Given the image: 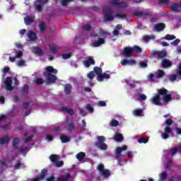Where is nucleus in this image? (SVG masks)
Returning <instances> with one entry per match:
<instances>
[{
	"label": "nucleus",
	"instance_id": "f257e3e1",
	"mask_svg": "<svg viewBox=\"0 0 181 181\" xmlns=\"http://www.w3.org/2000/svg\"><path fill=\"white\" fill-rule=\"evenodd\" d=\"M169 90L165 88L157 90V94L150 99V101L154 105L160 107L162 105V100L164 104L172 101V94L168 93Z\"/></svg>",
	"mask_w": 181,
	"mask_h": 181
},
{
	"label": "nucleus",
	"instance_id": "f03ea898",
	"mask_svg": "<svg viewBox=\"0 0 181 181\" xmlns=\"http://www.w3.org/2000/svg\"><path fill=\"white\" fill-rule=\"evenodd\" d=\"M57 69L53 68L52 66H48L45 68V71L43 72V76L46 78V84H54L57 81V76L54 74H57Z\"/></svg>",
	"mask_w": 181,
	"mask_h": 181
},
{
	"label": "nucleus",
	"instance_id": "7ed1b4c3",
	"mask_svg": "<svg viewBox=\"0 0 181 181\" xmlns=\"http://www.w3.org/2000/svg\"><path fill=\"white\" fill-rule=\"evenodd\" d=\"M97 140L95 143V146L96 148H98L99 149H101V151H107L108 149V146H107V144H105V137L103 136H97Z\"/></svg>",
	"mask_w": 181,
	"mask_h": 181
},
{
	"label": "nucleus",
	"instance_id": "20e7f679",
	"mask_svg": "<svg viewBox=\"0 0 181 181\" xmlns=\"http://www.w3.org/2000/svg\"><path fill=\"white\" fill-rule=\"evenodd\" d=\"M104 13V19L105 22H111L114 21V16L112 15V8L110 6H106L103 8Z\"/></svg>",
	"mask_w": 181,
	"mask_h": 181
},
{
	"label": "nucleus",
	"instance_id": "39448f33",
	"mask_svg": "<svg viewBox=\"0 0 181 181\" xmlns=\"http://www.w3.org/2000/svg\"><path fill=\"white\" fill-rule=\"evenodd\" d=\"M97 169L98 170H99V173L101 176H103V177L107 179L111 176V173L110 172V170L105 169L103 163H100L98 165Z\"/></svg>",
	"mask_w": 181,
	"mask_h": 181
},
{
	"label": "nucleus",
	"instance_id": "423d86ee",
	"mask_svg": "<svg viewBox=\"0 0 181 181\" xmlns=\"http://www.w3.org/2000/svg\"><path fill=\"white\" fill-rule=\"evenodd\" d=\"M47 175V169L44 168L41 170L40 174L37 177L31 180V181H42L44 180Z\"/></svg>",
	"mask_w": 181,
	"mask_h": 181
},
{
	"label": "nucleus",
	"instance_id": "0eeeda50",
	"mask_svg": "<svg viewBox=\"0 0 181 181\" xmlns=\"http://www.w3.org/2000/svg\"><path fill=\"white\" fill-rule=\"evenodd\" d=\"M152 55L155 56L157 59H163L168 56V52H166V50H162L160 52L153 51Z\"/></svg>",
	"mask_w": 181,
	"mask_h": 181
},
{
	"label": "nucleus",
	"instance_id": "6e6552de",
	"mask_svg": "<svg viewBox=\"0 0 181 181\" xmlns=\"http://www.w3.org/2000/svg\"><path fill=\"white\" fill-rule=\"evenodd\" d=\"M4 83L7 91H12V90H13V86H12V78L9 76L6 77Z\"/></svg>",
	"mask_w": 181,
	"mask_h": 181
},
{
	"label": "nucleus",
	"instance_id": "1a4fd4ad",
	"mask_svg": "<svg viewBox=\"0 0 181 181\" xmlns=\"http://www.w3.org/2000/svg\"><path fill=\"white\" fill-rule=\"evenodd\" d=\"M132 47H126L123 49V52L122 53V56L124 57H131L132 56Z\"/></svg>",
	"mask_w": 181,
	"mask_h": 181
},
{
	"label": "nucleus",
	"instance_id": "9d476101",
	"mask_svg": "<svg viewBox=\"0 0 181 181\" xmlns=\"http://www.w3.org/2000/svg\"><path fill=\"white\" fill-rule=\"evenodd\" d=\"M83 64L85 66V67L88 68L91 65L95 64V60H94L92 57H88L87 59L83 62Z\"/></svg>",
	"mask_w": 181,
	"mask_h": 181
},
{
	"label": "nucleus",
	"instance_id": "9b49d317",
	"mask_svg": "<svg viewBox=\"0 0 181 181\" xmlns=\"http://www.w3.org/2000/svg\"><path fill=\"white\" fill-rule=\"evenodd\" d=\"M173 131L170 127L166 126L164 129V133L161 135L163 139H168L169 138V134H172Z\"/></svg>",
	"mask_w": 181,
	"mask_h": 181
},
{
	"label": "nucleus",
	"instance_id": "f8f14e48",
	"mask_svg": "<svg viewBox=\"0 0 181 181\" xmlns=\"http://www.w3.org/2000/svg\"><path fill=\"white\" fill-rule=\"evenodd\" d=\"M161 66L163 69H169V67H172L173 63L169 59H163L161 62Z\"/></svg>",
	"mask_w": 181,
	"mask_h": 181
},
{
	"label": "nucleus",
	"instance_id": "ddd939ff",
	"mask_svg": "<svg viewBox=\"0 0 181 181\" xmlns=\"http://www.w3.org/2000/svg\"><path fill=\"white\" fill-rule=\"evenodd\" d=\"M27 35L31 42L37 40V35H36L35 33L32 30L28 31Z\"/></svg>",
	"mask_w": 181,
	"mask_h": 181
},
{
	"label": "nucleus",
	"instance_id": "4468645a",
	"mask_svg": "<svg viewBox=\"0 0 181 181\" xmlns=\"http://www.w3.org/2000/svg\"><path fill=\"white\" fill-rule=\"evenodd\" d=\"M49 1L47 0H42V1H40V4H37L35 6L36 11H38V12H42L43 11V5H46Z\"/></svg>",
	"mask_w": 181,
	"mask_h": 181
},
{
	"label": "nucleus",
	"instance_id": "2eb2a0df",
	"mask_svg": "<svg viewBox=\"0 0 181 181\" xmlns=\"http://www.w3.org/2000/svg\"><path fill=\"white\" fill-rule=\"evenodd\" d=\"M105 43V40L104 38H98V40L95 41L93 43V47H100L101 45H104Z\"/></svg>",
	"mask_w": 181,
	"mask_h": 181
},
{
	"label": "nucleus",
	"instance_id": "dca6fc26",
	"mask_svg": "<svg viewBox=\"0 0 181 181\" xmlns=\"http://www.w3.org/2000/svg\"><path fill=\"white\" fill-rule=\"evenodd\" d=\"M60 139H61L62 144H67V142H70V141L71 140V138H70V136L68 135L61 134Z\"/></svg>",
	"mask_w": 181,
	"mask_h": 181
},
{
	"label": "nucleus",
	"instance_id": "f3484780",
	"mask_svg": "<svg viewBox=\"0 0 181 181\" xmlns=\"http://www.w3.org/2000/svg\"><path fill=\"white\" fill-rule=\"evenodd\" d=\"M166 28V25L163 23H158L155 25V30L157 32H162Z\"/></svg>",
	"mask_w": 181,
	"mask_h": 181
},
{
	"label": "nucleus",
	"instance_id": "a211bd4d",
	"mask_svg": "<svg viewBox=\"0 0 181 181\" xmlns=\"http://www.w3.org/2000/svg\"><path fill=\"white\" fill-rule=\"evenodd\" d=\"M180 4H174L170 6V11L173 12H181L180 11Z\"/></svg>",
	"mask_w": 181,
	"mask_h": 181
},
{
	"label": "nucleus",
	"instance_id": "6ab92c4d",
	"mask_svg": "<svg viewBox=\"0 0 181 181\" xmlns=\"http://www.w3.org/2000/svg\"><path fill=\"white\" fill-rule=\"evenodd\" d=\"M51 53H53L54 54L57 53V52L59 51V48L57 47V45H54V44H51L48 46Z\"/></svg>",
	"mask_w": 181,
	"mask_h": 181
},
{
	"label": "nucleus",
	"instance_id": "aec40b11",
	"mask_svg": "<svg viewBox=\"0 0 181 181\" xmlns=\"http://www.w3.org/2000/svg\"><path fill=\"white\" fill-rule=\"evenodd\" d=\"M113 139L116 141V142H122V141H124V136L119 133H117L114 136Z\"/></svg>",
	"mask_w": 181,
	"mask_h": 181
},
{
	"label": "nucleus",
	"instance_id": "412c9836",
	"mask_svg": "<svg viewBox=\"0 0 181 181\" xmlns=\"http://www.w3.org/2000/svg\"><path fill=\"white\" fill-rule=\"evenodd\" d=\"M104 78L108 79L110 78V74L102 73L99 76H98V81H103Z\"/></svg>",
	"mask_w": 181,
	"mask_h": 181
},
{
	"label": "nucleus",
	"instance_id": "4be33fe9",
	"mask_svg": "<svg viewBox=\"0 0 181 181\" xmlns=\"http://www.w3.org/2000/svg\"><path fill=\"white\" fill-rule=\"evenodd\" d=\"M156 78H162L163 76H165V71L162 69H158L156 73H155Z\"/></svg>",
	"mask_w": 181,
	"mask_h": 181
},
{
	"label": "nucleus",
	"instance_id": "5701e85b",
	"mask_svg": "<svg viewBox=\"0 0 181 181\" xmlns=\"http://www.w3.org/2000/svg\"><path fill=\"white\" fill-rule=\"evenodd\" d=\"M9 141H11V139L8 136L0 138V145H4L5 144H9Z\"/></svg>",
	"mask_w": 181,
	"mask_h": 181
},
{
	"label": "nucleus",
	"instance_id": "b1692460",
	"mask_svg": "<svg viewBox=\"0 0 181 181\" xmlns=\"http://www.w3.org/2000/svg\"><path fill=\"white\" fill-rule=\"evenodd\" d=\"M59 159H60V157L57 154H52L49 156V160L51 162H52V163H56Z\"/></svg>",
	"mask_w": 181,
	"mask_h": 181
},
{
	"label": "nucleus",
	"instance_id": "393cba45",
	"mask_svg": "<svg viewBox=\"0 0 181 181\" xmlns=\"http://www.w3.org/2000/svg\"><path fill=\"white\" fill-rule=\"evenodd\" d=\"M25 25H30L32 23L35 21V18L30 17V16H26L24 18Z\"/></svg>",
	"mask_w": 181,
	"mask_h": 181
},
{
	"label": "nucleus",
	"instance_id": "a878e982",
	"mask_svg": "<svg viewBox=\"0 0 181 181\" xmlns=\"http://www.w3.org/2000/svg\"><path fill=\"white\" fill-rule=\"evenodd\" d=\"M132 50L133 53H142V48L138 45L132 47Z\"/></svg>",
	"mask_w": 181,
	"mask_h": 181
},
{
	"label": "nucleus",
	"instance_id": "bb28decb",
	"mask_svg": "<svg viewBox=\"0 0 181 181\" xmlns=\"http://www.w3.org/2000/svg\"><path fill=\"white\" fill-rule=\"evenodd\" d=\"M71 88H72V86L70 84H66L64 87V91H65V94L66 95H69V94H71Z\"/></svg>",
	"mask_w": 181,
	"mask_h": 181
},
{
	"label": "nucleus",
	"instance_id": "cd10ccee",
	"mask_svg": "<svg viewBox=\"0 0 181 181\" xmlns=\"http://www.w3.org/2000/svg\"><path fill=\"white\" fill-rule=\"evenodd\" d=\"M134 115L136 117H142V114H144V110L142 109H136L133 112Z\"/></svg>",
	"mask_w": 181,
	"mask_h": 181
},
{
	"label": "nucleus",
	"instance_id": "c85d7f7f",
	"mask_svg": "<svg viewBox=\"0 0 181 181\" xmlns=\"http://www.w3.org/2000/svg\"><path fill=\"white\" fill-rule=\"evenodd\" d=\"M62 111L64 112H68L69 115H74V112L73 111V109L68 108L66 107H62Z\"/></svg>",
	"mask_w": 181,
	"mask_h": 181
},
{
	"label": "nucleus",
	"instance_id": "c756f323",
	"mask_svg": "<svg viewBox=\"0 0 181 181\" xmlns=\"http://www.w3.org/2000/svg\"><path fill=\"white\" fill-rule=\"evenodd\" d=\"M84 158H86V153L84 152H80L76 154V159L79 161L83 160Z\"/></svg>",
	"mask_w": 181,
	"mask_h": 181
},
{
	"label": "nucleus",
	"instance_id": "7c9ffc66",
	"mask_svg": "<svg viewBox=\"0 0 181 181\" xmlns=\"http://www.w3.org/2000/svg\"><path fill=\"white\" fill-rule=\"evenodd\" d=\"M93 71L97 74L98 77H99V76L103 73V69L98 66H95L93 68Z\"/></svg>",
	"mask_w": 181,
	"mask_h": 181
},
{
	"label": "nucleus",
	"instance_id": "2f4dec72",
	"mask_svg": "<svg viewBox=\"0 0 181 181\" xmlns=\"http://www.w3.org/2000/svg\"><path fill=\"white\" fill-rule=\"evenodd\" d=\"M177 78H180V76L177 74V72H176L174 75L169 76L170 81H176Z\"/></svg>",
	"mask_w": 181,
	"mask_h": 181
},
{
	"label": "nucleus",
	"instance_id": "473e14b6",
	"mask_svg": "<svg viewBox=\"0 0 181 181\" xmlns=\"http://www.w3.org/2000/svg\"><path fill=\"white\" fill-rule=\"evenodd\" d=\"M21 93H22V94H28L29 93V86L24 85L21 88Z\"/></svg>",
	"mask_w": 181,
	"mask_h": 181
},
{
	"label": "nucleus",
	"instance_id": "72a5a7b5",
	"mask_svg": "<svg viewBox=\"0 0 181 181\" xmlns=\"http://www.w3.org/2000/svg\"><path fill=\"white\" fill-rule=\"evenodd\" d=\"M153 39H155V35H144L143 37V40L146 42H149V40H153Z\"/></svg>",
	"mask_w": 181,
	"mask_h": 181
},
{
	"label": "nucleus",
	"instance_id": "f704fd0d",
	"mask_svg": "<svg viewBox=\"0 0 181 181\" xmlns=\"http://www.w3.org/2000/svg\"><path fill=\"white\" fill-rule=\"evenodd\" d=\"M19 142H21V139L19 138H16L13 141V147L14 149H18V145L19 144Z\"/></svg>",
	"mask_w": 181,
	"mask_h": 181
},
{
	"label": "nucleus",
	"instance_id": "c9c22d12",
	"mask_svg": "<svg viewBox=\"0 0 181 181\" xmlns=\"http://www.w3.org/2000/svg\"><path fill=\"white\" fill-rule=\"evenodd\" d=\"M34 52L36 54H39L40 56H42L43 54V50H42V48L39 47H34Z\"/></svg>",
	"mask_w": 181,
	"mask_h": 181
},
{
	"label": "nucleus",
	"instance_id": "e433bc0d",
	"mask_svg": "<svg viewBox=\"0 0 181 181\" xmlns=\"http://www.w3.org/2000/svg\"><path fill=\"white\" fill-rule=\"evenodd\" d=\"M35 83L37 86H41L42 84H45V81L42 78H36V80L35 81Z\"/></svg>",
	"mask_w": 181,
	"mask_h": 181
},
{
	"label": "nucleus",
	"instance_id": "4c0bfd02",
	"mask_svg": "<svg viewBox=\"0 0 181 181\" xmlns=\"http://www.w3.org/2000/svg\"><path fill=\"white\" fill-rule=\"evenodd\" d=\"M128 147L124 145L122 147H117L116 148V153H122V151H125Z\"/></svg>",
	"mask_w": 181,
	"mask_h": 181
},
{
	"label": "nucleus",
	"instance_id": "58836bf2",
	"mask_svg": "<svg viewBox=\"0 0 181 181\" xmlns=\"http://www.w3.org/2000/svg\"><path fill=\"white\" fill-rule=\"evenodd\" d=\"M149 141V139L146 137H141L138 139L139 144H148V141Z\"/></svg>",
	"mask_w": 181,
	"mask_h": 181
},
{
	"label": "nucleus",
	"instance_id": "ea45409f",
	"mask_svg": "<svg viewBox=\"0 0 181 181\" xmlns=\"http://www.w3.org/2000/svg\"><path fill=\"white\" fill-rule=\"evenodd\" d=\"M164 39H165V40H175V39H176V36L173 35L167 34L164 37Z\"/></svg>",
	"mask_w": 181,
	"mask_h": 181
},
{
	"label": "nucleus",
	"instance_id": "a19ab883",
	"mask_svg": "<svg viewBox=\"0 0 181 181\" xmlns=\"http://www.w3.org/2000/svg\"><path fill=\"white\" fill-rule=\"evenodd\" d=\"M99 34L102 36H110L111 35V33H109L108 31H105L103 29H100L99 31Z\"/></svg>",
	"mask_w": 181,
	"mask_h": 181
},
{
	"label": "nucleus",
	"instance_id": "79ce46f5",
	"mask_svg": "<svg viewBox=\"0 0 181 181\" xmlns=\"http://www.w3.org/2000/svg\"><path fill=\"white\" fill-rule=\"evenodd\" d=\"M110 127H117L119 125V122L117 119H112L111 122L110 123Z\"/></svg>",
	"mask_w": 181,
	"mask_h": 181
},
{
	"label": "nucleus",
	"instance_id": "37998d69",
	"mask_svg": "<svg viewBox=\"0 0 181 181\" xmlns=\"http://www.w3.org/2000/svg\"><path fill=\"white\" fill-rule=\"evenodd\" d=\"M139 66H140V67H141V69H145L146 67H148V61H141L139 63Z\"/></svg>",
	"mask_w": 181,
	"mask_h": 181
},
{
	"label": "nucleus",
	"instance_id": "c03bdc74",
	"mask_svg": "<svg viewBox=\"0 0 181 181\" xmlns=\"http://www.w3.org/2000/svg\"><path fill=\"white\" fill-rule=\"evenodd\" d=\"M39 28H40V32H45V30H46V25L45 24V22H41L39 24Z\"/></svg>",
	"mask_w": 181,
	"mask_h": 181
},
{
	"label": "nucleus",
	"instance_id": "a18cd8bd",
	"mask_svg": "<svg viewBox=\"0 0 181 181\" xmlns=\"http://www.w3.org/2000/svg\"><path fill=\"white\" fill-rule=\"evenodd\" d=\"M85 108H86V110H87V111H88L90 113L94 112V108L93 107H91V105H90V104H87L85 106Z\"/></svg>",
	"mask_w": 181,
	"mask_h": 181
},
{
	"label": "nucleus",
	"instance_id": "49530a36",
	"mask_svg": "<svg viewBox=\"0 0 181 181\" xmlns=\"http://www.w3.org/2000/svg\"><path fill=\"white\" fill-rule=\"evenodd\" d=\"M155 77H156V75L153 74H148V80L149 81H151V83H153V81H155Z\"/></svg>",
	"mask_w": 181,
	"mask_h": 181
},
{
	"label": "nucleus",
	"instance_id": "de8ad7c7",
	"mask_svg": "<svg viewBox=\"0 0 181 181\" xmlns=\"http://www.w3.org/2000/svg\"><path fill=\"white\" fill-rule=\"evenodd\" d=\"M168 177V173L166 172H163L161 174H160V180H165Z\"/></svg>",
	"mask_w": 181,
	"mask_h": 181
},
{
	"label": "nucleus",
	"instance_id": "09e8293b",
	"mask_svg": "<svg viewBox=\"0 0 181 181\" xmlns=\"http://www.w3.org/2000/svg\"><path fill=\"white\" fill-rule=\"evenodd\" d=\"M71 2V0H61L60 4L62 5V6H67L69 5V3Z\"/></svg>",
	"mask_w": 181,
	"mask_h": 181
},
{
	"label": "nucleus",
	"instance_id": "8fccbe9b",
	"mask_svg": "<svg viewBox=\"0 0 181 181\" xmlns=\"http://www.w3.org/2000/svg\"><path fill=\"white\" fill-rule=\"evenodd\" d=\"M165 124L166 127H170V125L173 124V120L170 118H168L165 120Z\"/></svg>",
	"mask_w": 181,
	"mask_h": 181
},
{
	"label": "nucleus",
	"instance_id": "3c124183",
	"mask_svg": "<svg viewBox=\"0 0 181 181\" xmlns=\"http://www.w3.org/2000/svg\"><path fill=\"white\" fill-rule=\"evenodd\" d=\"M55 165L57 168H62V166L64 165V162L63 160L59 161V160L55 163Z\"/></svg>",
	"mask_w": 181,
	"mask_h": 181
},
{
	"label": "nucleus",
	"instance_id": "603ef678",
	"mask_svg": "<svg viewBox=\"0 0 181 181\" xmlns=\"http://www.w3.org/2000/svg\"><path fill=\"white\" fill-rule=\"evenodd\" d=\"M70 57H71V53L70 52L62 54V59H64V60L70 59Z\"/></svg>",
	"mask_w": 181,
	"mask_h": 181
},
{
	"label": "nucleus",
	"instance_id": "864d4df0",
	"mask_svg": "<svg viewBox=\"0 0 181 181\" xmlns=\"http://www.w3.org/2000/svg\"><path fill=\"white\" fill-rule=\"evenodd\" d=\"M82 29L83 30H87L88 32H90V30H91V25L90 24H86V25H83L82 27Z\"/></svg>",
	"mask_w": 181,
	"mask_h": 181
},
{
	"label": "nucleus",
	"instance_id": "5fc2aeb1",
	"mask_svg": "<svg viewBox=\"0 0 181 181\" xmlns=\"http://www.w3.org/2000/svg\"><path fill=\"white\" fill-rule=\"evenodd\" d=\"M179 149H180V147H175L171 149V155H175V153H177V151H179Z\"/></svg>",
	"mask_w": 181,
	"mask_h": 181
},
{
	"label": "nucleus",
	"instance_id": "6e6d98bb",
	"mask_svg": "<svg viewBox=\"0 0 181 181\" xmlns=\"http://www.w3.org/2000/svg\"><path fill=\"white\" fill-rule=\"evenodd\" d=\"M95 77V74H94V71H90L88 74V78H90V81Z\"/></svg>",
	"mask_w": 181,
	"mask_h": 181
},
{
	"label": "nucleus",
	"instance_id": "4d7b16f0",
	"mask_svg": "<svg viewBox=\"0 0 181 181\" xmlns=\"http://www.w3.org/2000/svg\"><path fill=\"white\" fill-rule=\"evenodd\" d=\"M21 165H22V163H21V160H17L16 163V165H14V168L16 170L21 169Z\"/></svg>",
	"mask_w": 181,
	"mask_h": 181
},
{
	"label": "nucleus",
	"instance_id": "13d9d810",
	"mask_svg": "<svg viewBox=\"0 0 181 181\" xmlns=\"http://www.w3.org/2000/svg\"><path fill=\"white\" fill-rule=\"evenodd\" d=\"M16 58L19 59V57H22L23 56V52L22 51H18L15 52Z\"/></svg>",
	"mask_w": 181,
	"mask_h": 181
},
{
	"label": "nucleus",
	"instance_id": "bf43d9fd",
	"mask_svg": "<svg viewBox=\"0 0 181 181\" xmlns=\"http://www.w3.org/2000/svg\"><path fill=\"white\" fill-rule=\"evenodd\" d=\"M146 98H147V97H146V95H145V94H141L139 96V101H145V100H146Z\"/></svg>",
	"mask_w": 181,
	"mask_h": 181
},
{
	"label": "nucleus",
	"instance_id": "052dcab7",
	"mask_svg": "<svg viewBox=\"0 0 181 181\" xmlns=\"http://www.w3.org/2000/svg\"><path fill=\"white\" fill-rule=\"evenodd\" d=\"M73 129H74V123H73V122H71L69 126H68V131H73Z\"/></svg>",
	"mask_w": 181,
	"mask_h": 181
},
{
	"label": "nucleus",
	"instance_id": "680f3d73",
	"mask_svg": "<svg viewBox=\"0 0 181 181\" xmlns=\"http://www.w3.org/2000/svg\"><path fill=\"white\" fill-rule=\"evenodd\" d=\"M79 114L82 115V117H86L87 115V112H86V110L81 108H79Z\"/></svg>",
	"mask_w": 181,
	"mask_h": 181
},
{
	"label": "nucleus",
	"instance_id": "e2e57ef3",
	"mask_svg": "<svg viewBox=\"0 0 181 181\" xmlns=\"http://www.w3.org/2000/svg\"><path fill=\"white\" fill-rule=\"evenodd\" d=\"M98 105H99V107H106L107 103H105V101L100 100L98 102Z\"/></svg>",
	"mask_w": 181,
	"mask_h": 181
},
{
	"label": "nucleus",
	"instance_id": "0e129e2a",
	"mask_svg": "<svg viewBox=\"0 0 181 181\" xmlns=\"http://www.w3.org/2000/svg\"><path fill=\"white\" fill-rule=\"evenodd\" d=\"M177 70V74L180 76V79H181V63L179 64Z\"/></svg>",
	"mask_w": 181,
	"mask_h": 181
},
{
	"label": "nucleus",
	"instance_id": "69168bd1",
	"mask_svg": "<svg viewBox=\"0 0 181 181\" xmlns=\"http://www.w3.org/2000/svg\"><path fill=\"white\" fill-rule=\"evenodd\" d=\"M33 139V136H30L25 139V144H28V142H30V141H32Z\"/></svg>",
	"mask_w": 181,
	"mask_h": 181
},
{
	"label": "nucleus",
	"instance_id": "338daca9",
	"mask_svg": "<svg viewBox=\"0 0 181 181\" xmlns=\"http://www.w3.org/2000/svg\"><path fill=\"white\" fill-rule=\"evenodd\" d=\"M28 151V146L23 147V148H21L19 149V152H21V153H25V152Z\"/></svg>",
	"mask_w": 181,
	"mask_h": 181
},
{
	"label": "nucleus",
	"instance_id": "774afa93",
	"mask_svg": "<svg viewBox=\"0 0 181 181\" xmlns=\"http://www.w3.org/2000/svg\"><path fill=\"white\" fill-rule=\"evenodd\" d=\"M46 181H54V177L53 175H52L49 177H47Z\"/></svg>",
	"mask_w": 181,
	"mask_h": 181
}]
</instances>
